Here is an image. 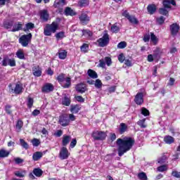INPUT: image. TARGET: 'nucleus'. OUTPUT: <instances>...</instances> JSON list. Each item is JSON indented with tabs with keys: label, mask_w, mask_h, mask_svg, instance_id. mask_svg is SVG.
I'll return each mask as SVG.
<instances>
[{
	"label": "nucleus",
	"mask_w": 180,
	"mask_h": 180,
	"mask_svg": "<svg viewBox=\"0 0 180 180\" xmlns=\"http://www.w3.org/2000/svg\"><path fill=\"white\" fill-rule=\"evenodd\" d=\"M134 144V140L130 137L124 139H118L117 140V146H118V155L122 157L124 153H127Z\"/></svg>",
	"instance_id": "nucleus-1"
},
{
	"label": "nucleus",
	"mask_w": 180,
	"mask_h": 180,
	"mask_svg": "<svg viewBox=\"0 0 180 180\" xmlns=\"http://www.w3.org/2000/svg\"><path fill=\"white\" fill-rule=\"evenodd\" d=\"M58 29V24L56 22L51 23V25H47L44 30V34L45 36H51V33H56Z\"/></svg>",
	"instance_id": "nucleus-2"
},
{
	"label": "nucleus",
	"mask_w": 180,
	"mask_h": 180,
	"mask_svg": "<svg viewBox=\"0 0 180 180\" xmlns=\"http://www.w3.org/2000/svg\"><path fill=\"white\" fill-rule=\"evenodd\" d=\"M30 41H32V33L22 35L19 38V43L21 44V46H22V47H27Z\"/></svg>",
	"instance_id": "nucleus-3"
},
{
	"label": "nucleus",
	"mask_w": 180,
	"mask_h": 180,
	"mask_svg": "<svg viewBox=\"0 0 180 180\" xmlns=\"http://www.w3.org/2000/svg\"><path fill=\"white\" fill-rule=\"evenodd\" d=\"M109 34L105 31L103 37L97 40L99 47H106L109 44Z\"/></svg>",
	"instance_id": "nucleus-4"
},
{
	"label": "nucleus",
	"mask_w": 180,
	"mask_h": 180,
	"mask_svg": "<svg viewBox=\"0 0 180 180\" xmlns=\"http://www.w3.org/2000/svg\"><path fill=\"white\" fill-rule=\"evenodd\" d=\"M106 132L102 131H95L92 133L91 136L94 140L103 141L106 139Z\"/></svg>",
	"instance_id": "nucleus-5"
},
{
	"label": "nucleus",
	"mask_w": 180,
	"mask_h": 180,
	"mask_svg": "<svg viewBox=\"0 0 180 180\" xmlns=\"http://www.w3.org/2000/svg\"><path fill=\"white\" fill-rule=\"evenodd\" d=\"M9 89L12 94H16V95H20L23 93V86L22 84H15V89H13L12 84L8 85Z\"/></svg>",
	"instance_id": "nucleus-6"
},
{
	"label": "nucleus",
	"mask_w": 180,
	"mask_h": 180,
	"mask_svg": "<svg viewBox=\"0 0 180 180\" xmlns=\"http://www.w3.org/2000/svg\"><path fill=\"white\" fill-rule=\"evenodd\" d=\"M59 123L63 126V127H65L70 124V118L68 117V115H62L59 117Z\"/></svg>",
	"instance_id": "nucleus-7"
},
{
	"label": "nucleus",
	"mask_w": 180,
	"mask_h": 180,
	"mask_svg": "<svg viewBox=\"0 0 180 180\" xmlns=\"http://www.w3.org/2000/svg\"><path fill=\"white\" fill-rule=\"evenodd\" d=\"M134 102L136 103V105H143V103H144V93H137L134 98Z\"/></svg>",
	"instance_id": "nucleus-8"
},
{
	"label": "nucleus",
	"mask_w": 180,
	"mask_h": 180,
	"mask_svg": "<svg viewBox=\"0 0 180 180\" xmlns=\"http://www.w3.org/2000/svg\"><path fill=\"white\" fill-rule=\"evenodd\" d=\"M70 157V153L68 152V149L65 147H63L60 149L59 153V158L60 160H67Z\"/></svg>",
	"instance_id": "nucleus-9"
},
{
	"label": "nucleus",
	"mask_w": 180,
	"mask_h": 180,
	"mask_svg": "<svg viewBox=\"0 0 180 180\" xmlns=\"http://www.w3.org/2000/svg\"><path fill=\"white\" fill-rule=\"evenodd\" d=\"M75 89L79 94H85L88 91V87L85 84L79 83L76 86Z\"/></svg>",
	"instance_id": "nucleus-10"
},
{
	"label": "nucleus",
	"mask_w": 180,
	"mask_h": 180,
	"mask_svg": "<svg viewBox=\"0 0 180 180\" xmlns=\"http://www.w3.org/2000/svg\"><path fill=\"white\" fill-rule=\"evenodd\" d=\"M44 94H49V92H53L54 91V86L51 83L45 84L41 89Z\"/></svg>",
	"instance_id": "nucleus-11"
},
{
	"label": "nucleus",
	"mask_w": 180,
	"mask_h": 180,
	"mask_svg": "<svg viewBox=\"0 0 180 180\" xmlns=\"http://www.w3.org/2000/svg\"><path fill=\"white\" fill-rule=\"evenodd\" d=\"M170 32L172 36H176L179 32V25L176 23L170 25Z\"/></svg>",
	"instance_id": "nucleus-12"
},
{
	"label": "nucleus",
	"mask_w": 180,
	"mask_h": 180,
	"mask_svg": "<svg viewBox=\"0 0 180 180\" xmlns=\"http://www.w3.org/2000/svg\"><path fill=\"white\" fill-rule=\"evenodd\" d=\"M79 19L80 23H82V25H88V23L89 22V17H88V15H86L85 13H82L79 15Z\"/></svg>",
	"instance_id": "nucleus-13"
},
{
	"label": "nucleus",
	"mask_w": 180,
	"mask_h": 180,
	"mask_svg": "<svg viewBox=\"0 0 180 180\" xmlns=\"http://www.w3.org/2000/svg\"><path fill=\"white\" fill-rule=\"evenodd\" d=\"M171 5H173V6H175V5H176L175 0H163L164 8L171 9Z\"/></svg>",
	"instance_id": "nucleus-14"
},
{
	"label": "nucleus",
	"mask_w": 180,
	"mask_h": 180,
	"mask_svg": "<svg viewBox=\"0 0 180 180\" xmlns=\"http://www.w3.org/2000/svg\"><path fill=\"white\" fill-rule=\"evenodd\" d=\"M32 72H33V75L34 77H41V68L39 66H34L32 68Z\"/></svg>",
	"instance_id": "nucleus-15"
},
{
	"label": "nucleus",
	"mask_w": 180,
	"mask_h": 180,
	"mask_svg": "<svg viewBox=\"0 0 180 180\" xmlns=\"http://www.w3.org/2000/svg\"><path fill=\"white\" fill-rule=\"evenodd\" d=\"M60 85L63 88H69L70 86H71V78L65 77V79L63 80V84Z\"/></svg>",
	"instance_id": "nucleus-16"
},
{
	"label": "nucleus",
	"mask_w": 180,
	"mask_h": 180,
	"mask_svg": "<svg viewBox=\"0 0 180 180\" xmlns=\"http://www.w3.org/2000/svg\"><path fill=\"white\" fill-rule=\"evenodd\" d=\"M65 5V0H56L53 4L54 8H63Z\"/></svg>",
	"instance_id": "nucleus-17"
},
{
	"label": "nucleus",
	"mask_w": 180,
	"mask_h": 180,
	"mask_svg": "<svg viewBox=\"0 0 180 180\" xmlns=\"http://www.w3.org/2000/svg\"><path fill=\"white\" fill-rule=\"evenodd\" d=\"M41 19L44 20V22H47L49 20V13L46 10H43L40 12Z\"/></svg>",
	"instance_id": "nucleus-18"
},
{
	"label": "nucleus",
	"mask_w": 180,
	"mask_h": 180,
	"mask_svg": "<svg viewBox=\"0 0 180 180\" xmlns=\"http://www.w3.org/2000/svg\"><path fill=\"white\" fill-rule=\"evenodd\" d=\"M65 15H66V16H75L77 13H75V11H74L71 8L67 7L65 9Z\"/></svg>",
	"instance_id": "nucleus-19"
},
{
	"label": "nucleus",
	"mask_w": 180,
	"mask_h": 180,
	"mask_svg": "<svg viewBox=\"0 0 180 180\" xmlns=\"http://www.w3.org/2000/svg\"><path fill=\"white\" fill-rule=\"evenodd\" d=\"M15 55L19 58V60H26V58H25V52H23V49H19L17 51Z\"/></svg>",
	"instance_id": "nucleus-20"
},
{
	"label": "nucleus",
	"mask_w": 180,
	"mask_h": 180,
	"mask_svg": "<svg viewBox=\"0 0 180 180\" xmlns=\"http://www.w3.org/2000/svg\"><path fill=\"white\" fill-rule=\"evenodd\" d=\"M15 176L18 178H25L26 176V170H18L15 172Z\"/></svg>",
	"instance_id": "nucleus-21"
},
{
	"label": "nucleus",
	"mask_w": 180,
	"mask_h": 180,
	"mask_svg": "<svg viewBox=\"0 0 180 180\" xmlns=\"http://www.w3.org/2000/svg\"><path fill=\"white\" fill-rule=\"evenodd\" d=\"M9 154H11L10 151L4 148L0 150V158H6V157H9Z\"/></svg>",
	"instance_id": "nucleus-22"
},
{
	"label": "nucleus",
	"mask_w": 180,
	"mask_h": 180,
	"mask_svg": "<svg viewBox=\"0 0 180 180\" xmlns=\"http://www.w3.org/2000/svg\"><path fill=\"white\" fill-rule=\"evenodd\" d=\"M58 55L60 60H65L67 58V51L60 50L58 51Z\"/></svg>",
	"instance_id": "nucleus-23"
},
{
	"label": "nucleus",
	"mask_w": 180,
	"mask_h": 180,
	"mask_svg": "<svg viewBox=\"0 0 180 180\" xmlns=\"http://www.w3.org/2000/svg\"><path fill=\"white\" fill-rule=\"evenodd\" d=\"M147 9H148V12L150 15H153L157 11V7L155 6V4H150L148 6Z\"/></svg>",
	"instance_id": "nucleus-24"
},
{
	"label": "nucleus",
	"mask_w": 180,
	"mask_h": 180,
	"mask_svg": "<svg viewBox=\"0 0 180 180\" xmlns=\"http://www.w3.org/2000/svg\"><path fill=\"white\" fill-rule=\"evenodd\" d=\"M87 73L89 77H90V78H92L93 79H96V78H98V73H96V72L93 70L89 69Z\"/></svg>",
	"instance_id": "nucleus-25"
},
{
	"label": "nucleus",
	"mask_w": 180,
	"mask_h": 180,
	"mask_svg": "<svg viewBox=\"0 0 180 180\" xmlns=\"http://www.w3.org/2000/svg\"><path fill=\"white\" fill-rule=\"evenodd\" d=\"M41 157H43L42 152H36L33 154L32 159L34 160V161H39V160H40Z\"/></svg>",
	"instance_id": "nucleus-26"
},
{
	"label": "nucleus",
	"mask_w": 180,
	"mask_h": 180,
	"mask_svg": "<svg viewBox=\"0 0 180 180\" xmlns=\"http://www.w3.org/2000/svg\"><path fill=\"white\" fill-rule=\"evenodd\" d=\"M32 174H34V175H35V176L40 178V176H41V175H43V170H41V169H39V168H36V169H33Z\"/></svg>",
	"instance_id": "nucleus-27"
},
{
	"label": "nucleus",
	"mask_w": 180,
	"mask_h": 180,
	"mask_svg": "<svg viewBox=\"0 0 180 180\" xmlns=\"http://www.w3.org/2000/svg\"><path fill=\"white\" fill-rule=\"evenodd\" d=\"M79 110H81V107H79V105H78L70 106V112L72 113H78V112H79Z\"/></svg>",
	"instance_id": "nucleus-28"
},
{
	"label": "nucleus",
	"mask_w": 180,
	"mask_h": 180,
	"mask_svg": "<svg viewBox=\"0 0 180 180\" xmlns=\"http://www.w3.org/2000/svg\"><path fill=\"white\" fill-rule=\"evenodd\" d=\"M22 22H17V24H15L13 26V30H11V32H19V30H22Z\"/></svg>",
	"instance_id": "nucleus-29"
},
{
	"label": "nucleus",
	"mask_w": 180,
	"mask_h": 180,
	"mask_svg": "<svg viewBox=\"0 0 180 180\" xmlns=\"http://www.w3.org/2000/svg\"><path fill=\"white\" fill-rule=\"evenodd\" d=\"M70 141H71V136H63V139L62 141L63 146H67V144H68V143H70Z\"/></svg>",
	"instance_id": "nucleus-30"
},
{
	"label": "nucleus",
	"mask_w": 180,
	"mask_h": 180,
	"mask_svg": "<svg viewBox=\"0 0 180 180\" xmlns=\"http://www.w3.org/2000/svg\"><path fill=\"white\" fill-rule=\"evenodd\" d=\"M22 127H23V121H22V120H19L15 124V128L17 131H20Z\"/></svg>",
	"instance_id": "nucleus-31"
},
{
	"label": "nucleus",
	"mask_w": 180,
	"mask_h": 180,
	"mask_svg": "<svg viewBox=\"0 0 180 180\" xmlns=\"http://www.w3.org/2000/svg\"><path fill=\"white\" fill-rule=\"evenodd\" d=\"M62 104L65 106H70V105L71 104V100H70V98L65 96L62 99Z\"/></svg>",
	"instance_id": "nucleus-32"
},
{
	"label": "nucleus",
	"mask_w": 180,
	"mask_h": 180,
	"mask_svg": "<svg viewBox=\"0 0 180 180\" xmlns=\"http://www.w3.org/2000/svg\"><path fill=\"white\" fill-rule=\"evenodd\" d=\"M128 20L131 23V25H139V20H137L134 15H130Z\"/></svg>",
	"instance_id": "nucleus-33"
},
{
	"label": "nucleus",
	"mask_w": 180,
	"mask_h": 180,
	"mask_svg": "<svg viewBox=\"0 0 180 180\" xmlns=\"http://www.w3.org/2000/svg\"><path fill=\"white\" fill-rule=\"evenodd\" d=\"M119 130H120V134H123V133H124L126 130H127V125H126V124L124 123H121L120 124Z\"/></svg>",
	"instance_id": "nucleus-34"
},
{
	"label": "nucleus",
	"mask_w": 180,
	"mask_h": 180,
	"mask_svg": "<svg viewBox=\"0 0 180 180\" xmlns=\"http://www.w3.org/2000/svg\"><path fill=\"white\" fill-rule=\"evenodd\" d=\"M164 141L167 144H172V143H174V138L171 136H166L164 138Z\"/></svg>",
	"instance_id": "nucleus-35"
},
{
	"label": "nucleus",
	"mask_w": 180,
	"mask_h": 180,
	"mask_svg": "<svg viewBox=\"0 0 180 180\" xmlns=\"http://www.w3.org/2000/svg\"><path fill=\"white\" fill-rule=\"evenodd\" d=\"M110 30L112 33H118V32L120 30V28L119 26H117V23H115L111 26Z\"/></svg>",
	"instance_id": "nucleus-36"
},
{
	"label": "nucleus",
	"mask_w": 180,
	"mask_h": 180,
	"mask_svg": "<svg viewBox=\"0 0 180 180\" xmlns=\"http://www.w3.org/2000/svg\"><path fill=\"white\" fill-rule=\"evenodd\" d=\"M168 12H169V8L165 7L159 9V13H160V15H164V16H167Z\"/></svg>",
	"instance_id": "nucleus-37"
},
{
	"label": "nucleus",
	"mask_w": 180,
	"mask_h": 180,
	"mask_svg": "<svg viewBox=\"0 0 180 180\" xmlns=\"http://www.w3.org/2000/svg\"><path fill=\"white\" fill-rule=\"evenodd\" d=\"M65 79V75L64 73H62L57 77L56 79L58 82H59V84L62 85V84L64 82Z\"/></svg>",
	"instance_id": "nucleus-38"
},
{
	"label": "nucleus",
	"mask_w": 180,
	"mask_h": 180,
	"mask_svg": "<svg viewBox=\"0 0 180 180\" xmlns=\"http://www.w3.org/2000/svg\"><path fill=\"white\" fill-rule=\"evenodd\" d=\"M167 169H168V166L167 165L159 166L157 168V171L158 172H165V171H167Z\"/></svg>",
	"instance_id": "nucleus-39"
},
{
	"label": "nucleus",
	"mask_w": 180,
	"mask_h": 180,
	"mask_svg": "<svg viewBox=\"0 0 180 180\" xmlns=\"http://www.w3.org/2000/svg\"><path fill=\"white\" fill-rule=\"evenodd\" d=\"M26 29L24 30V32H29V30H32V29H34V24L32 22H28L25 25Z\"/></svg>",
	"instance_id": "nucleus-40"
},
{
	"label": "nucleus",
	"mask_w": 180,
	"mask_h": 180,
	"mask_svg": "<svg viewBox=\"0 0 180 180\" xmlns=\"http://www.w3.org/2000/svg\"><path fill=\"white\" fill-rule=\"evenodd\" d=\"M137 124L141 127V129H146L147 127V124H146V119L140 120Z\"/></svg>",
	"instance_id": "nucleus-41"
},
{
	"label": "nucleus",
	"mask_w": 180,
	"mask_h": 180,
	"mask_svg": "<svg viewBox=\"0 0 180 180\" xmlns=\"http://www.w3.org/2000/svg\"><path fill=\"white\" fill-rule=\"evenodd\" d=\"M150 40L154 44H157V43H158V38H157L155 34L153 32L150 33Z\"/></svg>",
	"instance_id": "nucleus-42"
},
{
	"label": "nucleus",
	"mask_w": 180,
	"mask_h": 180,
	"mask_svg": "<svg viewBox=\"0 0 180 180\" xmlns=\"http://www.w3.org/2000/svg\"><path fill=\"white\" fill-rule=\"evenodd\" d=\"M1 63H2L3 67H8V65H9V57L5 56L3 58V60Z\"/></svg>",
	"instance_id": "nucleus-43"
},
{
	"label": "nucleus",
	"mask_w": 180,
	"mask_h": 180,
	"mask_svg": "<svg viewBox=\"0 0 180 180\" xmlns=\"http://www.w3.org/2000/svg\"><path fill=\"white\" fill-rule=\"evenodd\" d=\"M56 37L57 40H61V39H64V37H65V34L64 32H60L56 34Z\"/></svg>",
	"instance_id": "nucleus-44"
},
{
	"label": "nucleus",
	"mask_w": 180,
	"mask_h": 180,
	"mask_svg": "<svg viewBox=\"0 0 180 180\" xmlns=\"http://www.w3.org/2000/svg\"><path fill=\"white\" fill-rule=\"evenodd\" d=\"M141 113L143 116H149L150 115V111L148 110H147V108H142L141 109Z\"/></svg>",
	"instance_id": "nucleus-45"
},
{
	"label": "nucleus",
	"mask_w": 180,
	"mask_h": 180,
	"mask_svg": "<svg viewBox=\"0 0 180 180\" xmlns=\"http://www.w3.org/2000/svg\"><path fill=\"white\" fill-rule=\"evenodd\" d=\"M104 62H105V64L108 65V67H110V65H112V58H110V57H105Z\"/></svg>",
	"instance_id": "nucleus-46"
},
{
	"label": "nucleus",
	"mask_w": 180,
	"mask_h": 180,
	"mask_svg": "<svg viewBox=\"0 0 180 180\" xmlns=\"http://www.w3.org/2000/svg\"><path fill=\"white\" fill-rule=\"evenodd\" d=\"M89 49V46L86 44H84L81 47V51H82V53H86L88 51V49Z\"/></svg>",
	"instance_id": "nucleus-47"
},
{
	"label": "nucleus",
	"mask_w": 180,
	"mask_h": 180,
	"mask_svg": "<svg viewBox=\"0 0 180 180\" xmlns=\"http://www.w3.org/2000/svg\"><path fill=\"white\" fill-rule=\"evenodd\" d=\"M20 146L23 147V148H25V150H27L29 148V144L26 143L23 139H20Z\"/></svg>",
	"instance_id": "nucleus-48"
},
{
	"label": "nucleus",
	"mask_w": 180,
	"mask_h": 180,
	"mask_svg": "<svg viewBox=\"0 0 180 180\" xmlns=\"http://www.w3.org/2000/svg\"><path fill=\"white\" fill-rule=\"evenodd\" d=\"M138 178L141 180H147V174L144 172L139 173Z\"/></svg>",
	"instance_id": "nucleus-49"
},
{
	"label": "nucleus",
	"mask_w": 180,
	"mask_h": 180,
	"mask_svg": "<svg viewBox=\"0 0 180 180\" xmlns=\"http://www.w3.org/2000/svg\"><path fill=\"white\" fill-rule=\"evenodd\" d=\"M94 85L97 88V89H101V88H102V82L101 81V79H97Z\"/></svg>",
	"instance_id": "nucleus-50"
},
{
	"label": "nucleus",
	"mask_w": 180,
	"mask_h": 180,
	"mask_svg": "<svg viewBox=\"0 0 180 180\" xmlns=\"http://www.w3.org/2000/svg\"><path fill=\"white\" fill-rule=\"evenodd\" d=\"M97 67L100 68H105L106 67V63H105V60L101 59L99 60V64L97 65Z\"/></svg>",
	"instance_id": "nucleus-51"
},
{
	"label": "nucleus",
	"mask_w": 180,
	"mask_h": 180,
	"mask_svg": "<svg viewBox=\"0 0 180 180\" xmlns=\"http://www.w3.org/2000/svg\"><path fill=\"white\" fill-rule=\"evenodd\" d=\"M158 164H165V162H167V158L165 156H162L161 158H160L158 160Z\"/></svg>",
	"instance_id": "nucleus-52"
},
{
	"label": "nucleus",
	"mask_w": 180,
	"mask_h": 180,
	"mask_svg": "<svg viewBox=\"0 0 180 180\" xmlns=\"http://www.w3.org/2000/svg\"><path fill=\"white\" fill-rule=\"evenodd\" d=\"M32 143L34 147H39V146L40 145V141L37 139H34L32 141Z\"/></svg>",
	"instance_id": "nucleus-53"
},
{
	"label": "nucleus",
	"mask_w": 180,
	"mask_h": 180,
	"mask_svg": "<svg viewBox=\"0 0 180 180\" xmlns=\"http://www.w3.org/2000/svg\"><path fill=\"white\" fill-rule=\"evenodd\" d=\"M8 65L10 67H16V61L13 58H8Z\"/></svg>",
	"instance_id": "nucleus-54"
},
{
	"label": "nucleus",
	"mask_w": 180,
	"mask_h": 180,
	"mask_svg": "<svg viewBox=\"0 0 180 180\" xmlns=\"http://www.w3.org/2000/svg\"><path fill=\"white\" fill-rule=\"evenodd\" d=\"M127 46L126 41H121L117 44V49H125Z\"/></svg>",
	"instance_id": "nucleus-55"
},
{
	"label": "nucleus",
	"mask_w": 180,
	"mask_h": 180,
	"mask_svg": "<svg viewBox=\"0 0 180 180\" xmlns=\"http://www.w3.org/2000/svg\"><path fill=\"white\" fill-rule=\"evenodd\" d=\"M12 105H6L5 107V110L8 115H12V110H11Z\"/></svg>",
	"instance_id": "nucleus-56"
},
{
	"label": "nucleus",
	"mask_w": 180,
	"mask_h": 180,
	"mask_svg": "<svg viewBox=\"0 0 180 180\" xmlns=\"http://www.w3.org/2000/svg\"><path fill=\"white\" fill-rule=\"evenodd\" d=\"M12 26H13V22H4V27H6V29H11V27H12Z\"/></svg>",
	"instance_id": "nucleus-57"
},
{
	"label": "nucleus",
	"mask_w": 180,
	"mask_h": 180,
	"mask_svg": "<svg viewBox=\"0 0 180 180\" xmlns=\"http://www.w3.org/2000/svg\"><path fill=\"white\" fill-rule=\"evenodd\" d=\"M82 33L84 35L87 34L89 37H91L92 36V32L89 30H83Z\"/></svg>",
	"instance_id": "nucleus-58"
},
{
	"label": "nucleus",
	"mask_w": 180,
	"mask_h": 180,
	"mask_svg": "<svg viewBox=\"0 0 180 180\" xmlns=\"http://www.w3.org/2000/svg\"><path fill=\"white\" fill-rule=\"evenodd\" d=\"M33 103H34L33 98H29L27 100V105L30 109L32 108V106H33Z\"/></svg>",
	"instance_id": "nucleus-59"
},
{
	"label": "nucleus",
	"mask_w": 180,
	"mask_h": 180,
	"mask_svg": "<svg viewBox=\"0 0 180 180\" xmlns=\"http://www.w3.org/2000/svg\"><path fill=\"white\" fill-rule=\"evenodd\" d=\"M79 6H86V5H88V1L87 0H79Z\"/></svg>",
	"instance_id": "nucleus-60"
},
{
	"label": "nucleus",
	"mask_w": 180,
	"mask_h": 180,
	"mask_svg": "<svg viewBox=\"0 0 180 180\" xmlns=\"http://www.w3.org/2000/svg\"><path fill=\"white\" fill-rule=\"evenodd\" d=\"M157 22L159 25H162L164 22H165V18L163 16H160V18H157Z\"/></svg>",
	"instance_id": "nucleus-61"
},
{
	"label": "nucleus",
	"mask_w": 180,
	"mask_h": 180,
	"mask_svg": "<svg viewBox=\"0 0 180 180\" xmlns=\"http://www.w3.org/2000/svg\"><path fill=\"white\" fill-rule=\"evenodd\" d=\"M125 57L123 53H120L118 56V60L120 63H123V61H124Z\"/></svg>",
	"instance_id": "nucleus-62"
},
{
	"label": "nucleus",
	"mask_w": 180,
	"mask_h": 180,
	"mask_svg": "<svg viewBox=\"0 0 180 180\" xmlns=\"http://www.w3.org/2000/svg\"><path fill=\"white\" fill-rule=\"evenodd\" d=\"M54 136H56V137H61V136H63V131L61 129L58 130L54 133Z\"/></svg>",
	"instance_id": "nucleus-63"
},
{
	"label": "nucleus",
	"mask_w": 180,
	"mask_h": 180,
	"mask_svg": "<svg viewBox=\"0 0 180 180\" xmlns=\"http://www.w3.org/2000/svg\"><path fill=\"white\" fill-rule=\"evenodd\" d=\"M172 176H174L175 178H180V172L174 171L172 172Z\"/></svg>",
	"instance_id": "nucleus-64"
}]
</instances>
